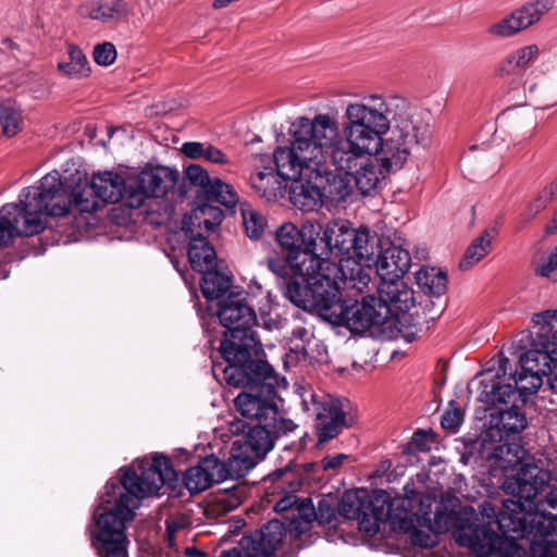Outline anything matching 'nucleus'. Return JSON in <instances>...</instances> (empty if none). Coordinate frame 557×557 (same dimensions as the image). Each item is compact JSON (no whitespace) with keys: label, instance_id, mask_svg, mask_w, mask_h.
Here are the masks:
<instances>
[{"label":"nucleus","instance_id":"1","mask_svg":"<svg viewBox=\"0 0 557 557\" xmlns=\"http://www.w3.org/2000/svg\"><path fill=\"white\" fill-rule=\"evenodd\" d=\"M547 479V472L536 465H521L503 483L504 491L517 500L504 502L499 513L490 502L476 510L456 497L437 500L424 495L417 511L409 497L393 502L389 520L419 547L434 546L436 534L450 531L459 545L481 557L495 553L522 557L524 550L516 541L524 537L530 540L532 557H557V515L546 513L547 508L557 510V493Z\"/></svg>","mask_w":557,"mask_h":557},{"label":"nucleus","instance_id":"2","mask_svg":"<svg viewBox=\"0 0 557 557\" xmlns=\"http://www.w3.org/2000/svg\"><path fill=\"white\" fill-rule=\"evenodd\" d=\"M319 160L352 178L364 196L376 194L389 171L399 170L416 147H425L430 129L400 97L370 94L346 106L343 128L318 114Z\"/></svg>","mask_w":557,"mask_h":557},{"label":"nucleus","instance_id":"3","mask_svg":"<svg viewBox=\"0 0 557 557\" xmlns=\"http://www.w3.org/2000/svg\"><path fill=\"white\" fill-rule=\"evenodd\" d=\"M176 481V472L164 456L143 458L124 471L119 482L109 481L94 511L90 540L99 557H127V524L146 497L159 495L160 490ZM285 528L271 520L260 530L244 535L238 548L222 553L221 557H271L281 544ZM189 557H207L197 549L187 548Z\"/></svg>","mask_w":557,"mask_h":557},{"label":"nucleus","instance_id":"4","mask_svg":"<svg viewBox=\"0 0 557 557\" xmlns=\"http://www.w3.org/2000/svg\"><path fill=\"white\" fill-rule=\"evenodd\" d=\"M123 189V177L112 171L96 173L89 183L79 181L74 187L52 171L38 185L22 189L17 203L0 208V244L42 232L48 216H64L72 209L90 213L99 209L100 202H120Z\"/></svg>","mask_w":557,"mask_h":557},{"label":"nucleus","instance_id":"5","mask_svg":"<svg viewBox=\"0 0 557 557\" xmlns=\"http://www.w3.org/2000/svg\"><path fill=\"white\" fill-rule=\"evenodd\" d=\"M289 133L290 145L278 147L273 159L281 173L293 181L289 194L294 206L311 211L322 203L323 176L331 174L333 169L329 160L314 158L319 157L315 152L320 133L317 115L312 120L298 117L292 123Z\"/></svg>","mask_w":557,"mask_h":557},{"label":"nucleus","instance_id":"6","mask_svg":"<svg viewBox=\"0 0 557 557\" xmlns=\"http://www.w3.org/2000/svg\"><path fill=\"white\" fill-rule=\"evenodd\" d=\"M371 280L370 269H364L357 262ZM370 281L362 288L345 287L341 273L330 275L324 283H313L315 286L309 294L301 295L299 287L293 284L289 288V296L295 301V306L305 310L314 311L321 318L335 325L348 327L354 333H362L373 325L384 324L389 315V308L375 296H366L361 302L355 300H343L341 290L345 292L348 297L363 294L368 288Z\"/></svg>","mask_w":557,"mask_h":557},{"label":"nucleus","instance_id":"7","mask_svg":"<svg viewBox=\"0 0 557 557\" xmlns=\"http://www.w3.org/2000/svg\"><path fill=\"white\" fill-rule=\"evenodd\" d=\"M533 327L525 335L524 352L519 357L521 371L506 377L508 359L502 360L499 370L486 373L483 379L499 377L503 383H510L512 392L522 397L524 404L529 395L535 393L543 384V376L557 367V311H543L533 314ZM524 342V338H521Z\"/></svg>","mask_w":557,"mask_h":557},{"label":"nucleus","instance_id":"8","mask_svg":"<svg viewBox=\"0 0 557 557\" xmlns=\"http://www.w3.org/2000/svg\"><path fill=\"white\" fill-rule=\"evenodd\" d=\"M269 270L280 277H290L285 288L286 298L295 305L289 296V288L293 284L299 287L301 295L309 294L313 289V283L324 284L330 275L341 273V280L345 287L362 290L369 281V275L351 258L341 259L338 264L319 258L312 253L298 251L290 253L287 259L269 258L267 260Z\"/></svg>","mask_w":557,"mask_h":557},{"label":"nucleus","instance_id":"9","mask_svg":"<svg viewBox=\"0 0 557 557\" xmlns=\"http://www.w3.org/2000/svg\"><path fill=\"white\" fill-rule=\"evenodd\" d=\"M224 380L233 386L249 387L234 400L242 417L257 423L273 419L276 407V387L286 385L284 377L275 374L274 369L264 360H250L245 363L230 362L223 369Z\"/></svg>","mask_w":557,"mask_h":557},{"label":"nucleus","instance_id":"10","mask_svg":"<svg viewBox=\"0 0 557 557\" xmlns=\"http://www.w3.org/2000/svg\"><path fill=\"white\" fill-rule=\"evenodd\" d=\"M216 314L227 330L221 341V356L226 363H245L257 344L252 332L257 317L251 305L246 301L243 292L232 290L220 301Z\"/></svg>","mask_w":557,"mask_h":557},{"label":"nucleus","instance_id":"11","mask_svg":"<svg viewBox=\"0 0 557 557\" xmlns=\"http://www.w3.org/2000/svg\"><path fill=\"white\" fill-rule=\"evenodd\" d=\"M478 398L488 407L500 406L496 412L490 414V425L484 434L487 438H509L511 434L527 429L524 400L512 392L510 383H503L499 377L482 379Z\"/></svg>","mask_w":557,"mask_h":557},{"label":"nucleus","instance_id":"12","mask_svg":"<svg viewBox=\"0 0 557 557\" xmlns=\"http://www.w3.org/2000/svg\"><path fill=\"white\" fill-rule=\"evenodd\" d=\"M379 238L375 234H371L368 228H354L351 223L346 220H334L325 225L321 244H324V249L321 255L333 253L336 251L338 255H348L354 252L359 259V262L364 269H370L372 272L371 263L379 251ZM345 257L344 259H346Z\"/></svg>","mask_w":557,"mask_h":557},{"label":"nucleus","instance_id":"13","mask_svg":"<svg viewBox=\"0 0 557 557\" xmlns=\"http://www.w3.org/2000/svg\"><path fill=\"white\" fill-rule=\"evenodd\" d=\"M555 5L554 0H533L491 23L486 33L496 39L511 38L533 26Z\"/></svg>","mask_w":557,"mask_h":557},{"label":"nucleus","instance_id":"14","mask_svg":"<svg viewBox=\"0 0 557 557\" xmlns=\"http://www.w3.org/2000/svg\"><path fill=\"white\" fill-rule=\"evenodd\" d=\"M523 447L515 438L482 440V455L493 470L507 472L520 465L524 457Z\"/></svg>","mask_w":557,"mask_h":557},{"label":"nucleus","instance_id":"15","mask_svg":"<svg viewBox=\"0 0 557 557\" xmlns=\"http://www.w3.org/2000/svg\"><path fill=\"white\" fill-rule=\"evenodd\" d=\"M131 12V4L125 0H92L79 4L77 8L81 17L104 24L125 20Z\"/></svg>","mask_w":557,"mask_h":557},{"label":"nucleus","instance_id":"16","mask_svg":"<svg viewBox=\"0 0 557 557\" xmlns=\"http://www.w3.org/2000/svg\"><path fill=\"white\" fill-rule=\"evenodd\" d=\"M374 261L381 282L403 278L411 267L409 251L399 245H391Z\"/></svg>","mask_w":557,"mask_h":557},{"label":"nucleus","instance_id":"17","mask_svg":"<svg viewBox=\"0 0 557 557\" xmlns=\"http://www.w3.org/2000/svg\"><path fill=\"white\" fill-rule=\"evenodd\" d=\"M540 47L530 44L518 47L507 53L496 65L495 74L500 78L521 77L539 59Z\"/></svg>","mask_w":557,"mask_h":557},{"label":"nucleus","instance_id":"18","mask_svg":"<svg viewBox=\"0 0 557 557\" xmlns=\"http://www.w3.org/2000/svg\"><path fill=\"white\" fill-rule=\"evenodd\" d=\"M221 461L214 457H206L197 466L186 470L184 483L190 493H199L209 488L213 483L223 482Z\"/></svg>","mask_w":557,"mask_h":557},{"label":"nucleus","instance_id":"19","mask_svg":"<svg viewBox=\"0 0 557 557\" xmlns=\"http://www.w3.org/2000/svg\"><path fill=\"white\" fill-rule=\"evenodd\" d=\"M379 297L392 310L406 312L414 306L413 290L403 281V278L383 281L377 285Z\"/></svg>","mask_w":557,"mask_h":557},{"label":"nucleus","instance_id":"20","mask_svg":"<svg viewBox=\"0 0 557 557\" xmlns=\"http://www.w3.org/2000/svg\"><path fill=\"white\" fill-rule=\"evenodd\" d=\"M287 180L277 166H265L250 175V186L260 197L273 201L284 195Z\"/></svg>","mask_w":557,"mask_h":557},{"label":"nucleus","instance_id":"21","mask_svg":"<svg viewBox=\"0 0 557 557\" xmlns=\"http://www.w3.org/2000/svg\"><path fill=\"white\" fill-rule=\"evenodd\" d=\"M346 424L345 412L336 403L323 404L317 413V432L319 443H325L339 434Z\"/></svg>","mask_w":557,"mask_h":557},{"label":"nucleus","instance_id":"22","mask_svg":"<svg viewBox=\"0 0 557 557\" xmlns=\"http://www.w3.org/2000/svg\"><path fill=\"white\" fill-rule=\"evenodd\" d=\"M136 185L150 197H162L174 186L172 172L164 166L144 170L137 177Z\"/></svg>","mask_w":557,"mask_h":557},{"label":"nucleus","instance_id":"23","mask_svg":"<svg viewBox=\"0 0 557 557\" xmlns=\"http://www.w3.org/2000/svg\"><path fill=\"white\" fill-rule=\"evenodd\" d=\"M259 460L239 441H235L226 462H221L223 481L245 476Z\"/></svg>","mask_w":557,"mask_h":557},{"label":"nucleus","instance_id":"24","mask_svg":"<svg viewBox=\"0 0 557 557\" xmlns=\"http://www.w3.org/2000/svg\"><path fill=\"white\" fill-rule=\"evenodd\" d=\"M189 236L188 259L193 269L203 273L215 267L216 255L213 247L201 235H194L191 230H187Z\"/></svg>","mask_w":557,"mask_h":557},{"label":"nucleus","instance_id":"25","mask_svg":"<svg viewBox=\"0 0 557 557\" xmlns=\"http://www.w3.org/2000/svg\"><path fill=\"white\" fill-rule=\"evenodd\" d=\"M274 434L265 423H257L252 426L243 443H240L258 460H261L273 447Z\"/></svg>","mask_w":557,"mask_h":557},{"label":"nucleus","instance_id":"26","mask_svg":"<svg viewBox=\"0 0 557 557\" xmlns=\"http://www.w3.org/2000/svg\"><path fill=\"white\" fill-rule=\"evenodd\" d=\"M418 287L430 296L440 297L447 289V274L435 267H422L414 274Z\"/></svg>","mask_w":557,"mask_h":557},{"label":"nucleus","instance_id":"27","mask_svg":"<svg viewBox=\"0 0 557 557\" xmlns=\"http://www.w3.org/2000/svg\"><path fill=\"white\" fill-rule=\"evenodd\" d=\"M69 61L58 63L59 72L71 79H82L89 76L90 67L83 51L75 45L67 46Z\"/></svg>","mask_w":557,"mask_h":557},{"label":"nucleus","instance_id":"28","mask_svg":"<svg viewBox=\"0 0 557 557\" xmlns=\"http://www.w3.org/2000/svg\"><path fill=\"white\" fill-rule=\"evenodd\" d=\"M371 504L367 491H347L341 499L338 512L345 519L355 520L364 509H370Z\"/></svg>","mask_w":557,"mask_h":557},{"label":"nucleus","instance_id":"29","mask_svg":"<svg viewBox=\"0 0 557 557\" xmlns=\"http://www.w3.org/2000/svg\"><path fill=\"white\" fill-rule=\"evenodd\" d=\"M231 277L219 271L207 270L202 273L201 292L207 299H219L228 292Z\"/></svg>","mask_w":557,"mask_h":557},{"label":"nucleus","instance_id":"30","mask_svg":"<svg viewBox=\"0 0 557 557\" xmlns=\"http://www.w3.org/2000/svg\"><path fill=\"white\" fill-rule=\"evenodd\" d=\"M493 235L491 231H484L467 248L463 259L460 261L461 269H468L482 260L491 249Z\"/></svg>","mask_w":557,"mask_h":557},{"label":"nucleus","instance_id":"31","mask_svg":"<svg viewBox=\"0 0 557 557\" xmlns=\"http://www.w3.org/2000/svg\"><path fill=\"white\" fill-rule=\"evenodd\" d=\"M206 196L208 200L218 202L226 208H234L239 197L234 187L219 177H214L211 186L207 189Z\"/></svg>","mask_w":557,"mask_h":557},{"label":"nucleus","instance_id":"32","mask_svg":"<svg viewBox=\"0 0 557 557\" xmlns=\"http://www.w3.org/2000/svg\"><path fill=\"white\" fill-rule=\"evenodd\" d=\"M325 226L315 220H307L302 223L299 232L301 234V246L306 247L301 252L312 253L319 258H323L318 253V242H321ZM329 260L326 257H324Z\"/></svg>","mask_w":557,"mask_h":557},{"label":"nucleus","instance_id":"33","mask_svg":"<svg viewBox=\"0 0 557 557\" xmlns=\"http://www.w3.org/2000/svg\"><path fill=\"white\" fill-rule=\"evenodd\" d=\"M276 242L282 249L290 253L302 251L301 234L299 228L292 222L282 224L275 232Z\"/></svg>","mask_w":557,"mask_h":557},{"label":"nucleus","instance_id":"34","mask_svg":"<svg viewBox=\"0 0 557 557\" xmlns=\"http://www.w3.org/2000/svg\"><path fill=\"white\" fill-rule=\"evenodd\" d=\"M240 211L247 235L250 238H260L267 225L265 218L249 205H243Z\"/></svg>","mask_w":557,"mask_h":557},{"label":"nucleus","instance_id":"35","mask_svg":"<svg viewBox=\"0 0 557 557\" xmlns=\"http://www.w3.org/2000/svg\"><path fill=\"white\" fill-rule=\"evenodd\" d=\"M0 125L7 136H14L21 131L22 114L12 103L0 104Z\"/></svg>","mask_w":557,"mask_h":557},{"label":"nucleus","instance_id":"36","mask_svg":"<svg viewBox=\"0 0 557 557\" xmlns=\"http://www.w3.org/2000/svg\"><path fill=\"white\" fill-rule=\"evenodd\" d=\"M312 341V333L302 325L294 327L289 345L290 350L298 356L306 358L308 356V346Z\"/></svg>","mask_w":557,"mask_h":557},{"label":"nucleus","instance_id":"37","mask_svg":"<svg viewBox=\"0 0 557 557\" xmlns=\"http://www.w3.org/2000/svg\"><path fill=\"white\" fill-rule=\"evenodd\" d=\"M556 189H557V184L556 185L552 184V185L544 187L541 190V193L539 194V196L535 198V200L533 202H531L529 205V207L527 208V210L523 212V214H522L523 220L530 221L533 218H535L552 200Z\"/></svg>","mask_w":557,"mask_h":557},{"label":"nucleus","instance_id":"38","mask_svg":"<svg viewBox=\"0 0 557 557\" xmlns=\"http://www.w3.org/2000/svg\"><path fill=\"white\" fill-rule=\"evenodd\" d=\"M194 213L196 219L203 216V226L207 232H213L224 218L222 210L212 206H203L202 208L195 210Z\"/></svg>","mask_w":557,"mask_h":557},{"label":"nucleus","instance_id":"39","mask_svg":"<svg viewBox=\"0 0 557 557\" xmlns=\"http://www.w3.org/2000/svg\"><path fill=\"white\" fill-rule=\"evenodd\" d=\"M186 177L188 181L195 185L199 186L203 193H207V189L211 186L213 178L210 177L209 173L198 164H190L186 168Z\"/></svg>","mask_w":557,"mask_h":557},{"label":"nucleus","instance_id":"40","mask_svg":"<svg viewBox=\"0 0 557 557\" xmlns=\"http://www.w3.org/2000/svg\"><path fill=\"white\" fill-rule=\"evenodd\" d=\"M355 520L358 521L359 529L368 535L375 534L380 529V518L375 512L372 504L370 509H364Z\"/></svg>","mask_w":557,"mask_h":557},{"label":"nucleus","instance_id":"41","mask_svg":"<svg viewBox=\"0 0 557 557\" xmlns=\"http://www.w3.org/2000/svg\"><path fill=\"white\" fill-rule=\"evenodd\" d=\"M165 525L166 537L172 546L176 534L190 525V519L183 513L172 515L165 520Z\"/></svg>","mask_w":557,"mask_h":557},{"label":"nucleus","instance_id":"42","mask_svg":"<svg viewBox=\"0 0 557 557\" xmlns=\"http://www.w3.org/2000/svg\"><path fill=\"white\" fill-rule=\"evenodd\" d=\"M146 197H148L146 193L138 186L135 188L132 185L126 186L124 183L120 201L128 208H139L145 202Z\"/></svg>","mask_w":557,"mask_h":557},{"label":"nucleus","instance_id":"43","mask_svg":"<svg viewBox=\"0 0 557 557\" xmlns=\"http://www.w3.org/2000/svg\"><path fill=\"white\" fill-rule=\"evenodd\" d=\"M265 426H270V430L272 431L275 437L284 435L296 429V424L292 420L284 419L281 417L277 406L275 407V413L273 414V419H268V421L265 422Z\"/></svg>","mask_w":557,"mask_h":557},{"label":"nucleus","instance_id":"44","mask_svg":"<svg viewBox=\"0 0 557 557\" xmlns=\"http://www.w3.org/2000/svg\"><path fill=\"white\" fill-rule=\"evenodd\" d=\"M116 59V50L113 44L102 42L94 49V60L102 66L111 65Z\"/></svg>","mask_w":557,"mask_h":557},{"label":"nucleus","instance_id":"45","mask_svg":"<svg viewBox=\"0 0 557 557\" xmlns=\"http://www.w3.org/2000/svg\"><path fill=\"white\" fill-rule=\"evenodd\" d=\"M462 412L455 401L449 403L448 409L442 417L441 424L446 430L456 431L462 422Z\"/></svg>","mask_w":557,"mask_h":557},{"label":"nucleus","instance_id":"46","mask_svg":"<svg viewBox=\"0 0 557 557\" xmlns=\"http://www.w3.org/2000/svg\"><path fill=\"white\" fill-rule=\"evenodd\" d=\"M434 442V434L431 431L417 430L410 441L413 449L419 451H426L431 449V444Z\"/></svg>","mask_w":557,"mask_h":557},{"label":"nucleus","instance_id":"47","mask_svg":"<svg viewBox=\"0 0 557 557\" xmlns=\"http://www.w3.org/2000/svg\"><path fill=\"white\" fill-rule=\"evenodd\" d=\"M314 517L320 524L331 523L335 518V510L326 502H320Z\"/></svg>","mask_w":557,"mask_h":557},{"label":"nucleus","instance_id":"48","mask_svg":"<svg viewBox=\"0 0 557 557\" xmlns=\"http://www.w3.org/2000/svg\"><path fill=\"white\" fill-rule=\"evenodd\" d=\"M207 144L189 141L182 146V152L191 159L203 158Z\"/></svg>","mask_w":557,"mask_h":557},{"label":"nucleus","instance_id":"49","mask_svg":"<svg viewBox=\"0 0 557 557\" xmlns=\"http://www.w3.org/2000/svg\"><path fill=\"white\" fill-rule=\"evenodd\" d=\"M203 159L216 164L227 163L226 156L220 149L208 144L205 150Z\"/></svg>","mask_w":557,"mask_h":557},{"label":"nucleus","instance_id":"50","mask_svg":"<svg viewBox=\"0 0 557 557\" xmlns=\"http://www.w3.org/2000/svg\"><path fill=\"white\" fill-rule=\"evenodd\" d=\"M347 456L344 454H337L334 456H326L322 459V467L324 470L335 469L338 467Z\"/></svg>","mask_w":557,"mask_h":557},{"label":"nucleus","instance_id":"51","mask_svg":"<svg viewBox=\"0 0 557 557\" xmlns=\"http://www.w3.org/2000/svg\"><path fill=\"white\" fill-rule=\"evenodd\" d=\"M295 504H296L295 495H293V494L285 495L284 497H282L280 500L276 502V504L274 505V510L277 512H282V511L288 510Z\"/></svg>","mask_w":557,"mask_h":557},{"label":"nucleus","instance_id":"52","mask_svg":"<svg viewBox=\"0 0 557 557\" xmlns=\"http://www.w3.org/2000/svg\"><path fill=\"white\" fill-rule=\"evenodd\" d=\"M525 91L529 92L530 97L533 100H540V96L536 94V86H535V84H529V86L525 87Z\"/></svg>","mask_w":557,"mask_h":557},{"label":"nucleus","instance_id":"53","mask_svg":"<svg viewBox=\"0 0 557 557\" xmlns=\"http://www.w3.org/2000/svg\"><path fill=\"white\" fill-rule=\"evenodd\" d=\"M547 384L552 392L557 393V373L548 377Z\"/></svg>","mask_w":557,"mask_h":557},{"label":"nucleus","instance_id":"54","mask_svg":"<svg viewBox=\"0 0 557 557\" xmlns=\"http://www.w3.org/2000/svg\"><path fill=\"white\" fill-rule=\"evenodd\" d=\"M287 471H288V467L281 468V469L275 470L270 476L272 478V480L275 481V480L281 479Z\"/></svg>","mask_w":557,"mask_h":557},{"label":"nucleus","instance_id":"55","mask_svg":"<svg viewBox=\"0 0 557 557\" xmlns=\"http://www.w3.org/2000/svg\"><path fill=\"white\" fill-rule=\"evenodd\" d=\"M347 195H348V187H347V185H344V186L339 189V191H338V198H339V199H343V198H345Z\"/></svg>","mask_w":557,"mask_h":557},{"label":"nucleus","instance_id":"56","mask_svg":"<svg viewBox=\"0 0 557 557\" xmlns=\"http://www.w3.org/2000/svg\"><path fill=\"white\" fill-rule=\"evenodd\" d=\"M257 289L258 292H261L262 287L260 284L256 283V282H252L250 285H249V293L251 294H255V290L253 289Z\"/></svg>","mask_w":557,"mask_h":557},{"label":"nucleus","instance_id":"57","mask_svg":"<svg viewBox=\"0 0 557 557\" xmlns=\"http://www.w3.org/2000/svg\"><path fill=\"white\" fill-rule=\"evenodd\" d=\"M426 255H428V252H426V250L423 248V249L421 250V256H420V258L424 259V258H426Z\"/></svg>","mask_w":557,"mask_h":557},{"label":"nucleus","instance_id":"58","mask_svg":"<svg viewBox=\"0 0 557 557\" xmlns=\"http://www.w3.org/2000/svg\"><path fill=\"white\" fill-rule=\"evenodd\" d=\"M268 308H269V305H265L263 308H260L261 314H263Z\"/></svg>","mask_w":557,"mask_h":557},{"label":"nucleus","instance_id":"59","mask_svg":"<svg viewBox=\"0 0 557 557\" xmlns=\"http://www.w3.org/2000/svg\"><path fill=\"white\" fill-rule=\"evenodd\" d=\"M9 243H10V242H8V243H3V244H0V246L8 245Z\"/></svg>","mask_w":557,"mask_h":557}]
</instances>
